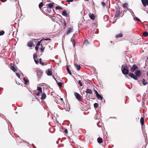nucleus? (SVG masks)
<instances>
[{"label":"nucleus","instance_id":"obj_1","mask_svg":"<svg viewBox=\"0 0 148 148\" xmlns=\"http://www.w3.org/2000/svg\"><path fill=\"white\" fill-rule=\"evenodd\" d=\"M121 69H122V73L124 75L129 74V68H127V66H124V65H123L122 66Z\"/></svg>","mask_w":148,"mask_h":148},{"label":"nucleus","instance_id":"obj_2","mask_svg":"<svg viewBox=\"0 0 148 148\" xmlns=\"http://www.w3.org/2000/svg\"><path fill=\"white\" fill-rule=\"evenodd\" d=\"M74 94L76 99L79 101H81L82 100V97L77 92H75Z\"/></svg>","mask_w":148,"mask_h":148},{"label":"nucleus","instance_id":"obj_3","mask_svg":"<svg viewBox=\"0 0 148 148\" xmlns=\"http://www.w3.org/2000/svg\"><path fill=\"white\" fill-rule=\"evenodd\" d=\"M10 68L14 72H16L17 70V67L16 65L14 64H11L10 65Z\"/></svg>","mask_w":148,"mask_h":148},{"label":"nucleus","instance_id":"obj_4","mask_svg":"<svg viewBox=\"0 0 148 148\" xmlns=\"http://www.w3.org/2000/svg\"><path fill=\"white\" fill-rule=\"evenodd\" d=\"M116 12L114 18H117L120 16V15L121 13L120 12V9L119 8H117L116 9Z\"/></svg>","mask_w":148,"mask_h":148},{"label":"nucleus","instance_id":"obj_5","mask_svg":"<svg viewBox=\"0 0 148 148\" xmlns=\"http://www.w3.org/2000/svg\"><path fill=\"white\" fill-rule=\"evenodd\" d=\"M37 90L38 91V92L36 94V95L37 96H39L40 93H42V88L41 87H38Z\"/></svg>","mask_w":148,"mask_h":148},{"label":"nucleus","instance_id":"obj_6","mask_svg":"<svg viewBox=\"0 0 148 148\" xmlns=\"http://www.w3.org/2000/svg\"><path fill=\"white\" fill-rule=\"evenodd\" d=\"M33 58L34 60V61L37 64L38 63L39 61L38 59L37 58V56L36 54H34L33 55Z\"/></svg>","mask_w":148,"mask_h":148},{"label":"nucleus","instance_id":"obj_7","mask_svg":"<svg viewBox=\"0 0 148 148\" xmlns=\"http://www.w3.org/2000/svg\"><path fill=\"white\" fill-rule=\"evenodd\" d=\"M137 68L138 66L136 64H134L130 68V70L132 72H133Z\"/></svg>","mask_w":148,"mask_h":148},{"label":"nucleus","instance_id":"obj_8","mask_svg":"<svg viewBox=\"0 0 148 148\" xmlns=\"http://www.w3.org/2000/svg\"><path fill=\"white\" fill-rule=\"evenodd\" d=\"M143 4L144 7L147 5L148 6V0H141Z\"/></svg>","mask_w":148,"mask_h":148},{"label":"nucleus","instance_id":"obj_9","mask_svg":"<svg viewBox=\"0 0 148 148\" xmlns=\"http://www.w3.org/2000/svg\"><path fill=\"white\" fill-rule=\"evenodd\" d=\"M129 76L132 78H133V79L135 80H137L138 79V77H136V76L133 73H130L129 74Z\"/></svg>","mask_w":148,"mask_h":148},{"label":"nucleus","instance_id":"obj_10","mask_svg":"<svg viewBox=\"0 0 148 148\" xmlns=\"http://www.w3.org/2000/svg\"><path fill=\"white\" fill-rule=\"evenodd\" d=\"M88 16L92 20H94L95 18V17L94 15L92 13H90L88 14Z\"/></svg>","mask_w":148,"mask_h":148},{"label":"nucleus","instance_id":"obj_11","mask_svg":"<svg viewBox=\"0 0 148 148\" xmlns=\"http://www.w3.org/2000/svg\"><path fill=\"white\" fill-rule=\"evenodd\" d=\"M73 31V27H69L67 32H66V35H68L69 33H71V32H72Z\"/></svg>","mask_w":148,"mask_h":148},{"label":"nucleus","instance_id":"obj_12","mask_svg":"<svg viewBox=\"0 0 148 148\" xmlns=\"http://www.w3.org/2000/svg\"><path fill=\"white\" fill-rule=\"evenodd\" d=\"M141 73V71L140 70H138L135 73V75L136 76V77H138L140 76V74Z\"/></svg>","mask_w":148,"mask_h":148},{"label":"nucleus","instance_id":"obj_13","mask_svg":"<svg viewBox=\"0 0 148 148\" xmlns=\"http://www.w3.org/2000/svg\"><path fill=\"white\" fill-rule=\"evenodd\" d=\"M33 43L32 41H30L27 43V46L29 47H32L33 45Z\"/></svg>","mask_w":148,"mask_h":148},{"label":"nucleus","instance_id":"obj_14","mask_svg":"<svg viewBox=\"0 0 148 148\" xmlns=\"http://www.w3.org/2000/svg\"><path fill=\"white\" fill-rule=\"evenodd\" d=\"M123 36V33H120L117 34L115 36V37L116 38H120V37H122Z\"/></svg>","mask_w":148,"mask_h":148},{"label":"nucleus","instance_id":"obj_15","mask_svg":"<svg viewBox=\"0 0 148 148\" xmlns=\"http://www.w3.org/2000/svg\"><path fill=\"white\" fill-rule=\"evenodd\" d=\"M47 74L48 75H51L52 74V71L51 69H48L46 72Z\"/></svg>","mask_w":148,"mask_h":148},{"label":"nucleus","instance_id":"obj_16","mask_svg":"<svg viewBox=\"0 0 148 148\" xmlns=\"http://www.w3.org/2000/svg\"><path fill=\"white\" fill-rule=\"evenodd\" d=\"M43 42H42L41 44V47L40 48V51L41 52H43L45 47V46L44 45H43Z\"/></svg>","mask_w":148,"mask_h":148},{"label":"nucleus","instance_id":"obj_17","mask_svg":"<svg viewBox=\"0 0 148 148\" xmlns=\"http://www.w3.org/2000/svg\"><path fill=\"white\" fill-rule=\"evenodd\" d=\"M140 122L142 125H143L145 123V121L143 117H141V118L140 120Z\"/></svg>","mask_w":148,"mask_h":148},{"label":"nucleus","instance_id":"obj_18","mask_svg":"<svg viewBox=\"0 0 148 148\" xmlns=\"http://www.w3.org/2000/svg\"><path fill=\"white\" fill-rule=\"evenodd\" d=\"M46 97V94L45 93H43L42 94V97L41 98V100H44L45 99Z\"/></svg>","mask_w":148,"mask_h":148},{"label":"nucleus","instance_id":"obj_19","mask_svg":"<svg viewBox=\"0 0 148 148\" xmlns=\"http://www.w3.org/2000/svg\"><path fill=\"white\" fill-rule=\"evenodd\" d=\"M97 141L99 143H101L103 142V139L99 137L97 139Z\"/></svg>","mask_w":148,"mask_h":148},{"label":"nucleus","instance_id":"obj_20","mask_svg":"<svg viewBox=\"0 0 148 148\" xmlns=\"http://www.w3.org/2000/svg\"><path fill=\"white\" fill-rule=\"evenodd\" d=\"M75 66L76 67L78 71H79L80 70L81 68V66L80 65H78L77 64H74Z\"/></svg>","mask_w":148,"mask_h":148},{"label":"nucleus","instance_id":"obj_21","mask_svg":"<svg viewBox=\"0 0 148 148\" xmlns=\"http://www.w3.org/2000/svg\"><path fill=\"white\" fill-rule=\"evenodd\" d=\"M66 70L68 72V73L70 75H72V73L71 72V71H70L69 68V66L68 65H67L66 66Z\"/></svg>","mask_w":148,"mask_h":148},{"label":"nucleus","instance_id":"obj_22","mask_svg":"<svg viewBox=\"0 0 148 148\" xmlns=\"http://www.w3.org/2000/svg\"><path fill=\"white\" fill-rule=\"evenodd\" d=\"M62 14L63 16H64L66 17H67L68 16V14H67L66 12V11L65 10H63L62 11Z\"/></svg>","mask_w":148,"mask_h":148},{"label":"nucleus","instance_id":"obj_23","mask_svg":"<svg viewBox=\"0 0 148 148\" xmlns=\"http://www.w3.org/2000/svg\"><path fill=\"white\" fill-rule=\"evenodd\" d=\"M96 96L97 99H99L100 100H101L103 99V97L101 96V95L99 94H98Z\"/></svg>","mask_w":148,"mask_h":148},{"label":"nucleus","instance_id":"obj_24","mask_svg":"<svg viewBox=\"0 0 148 148\" xmlns=\"http://www.w3.org/2000/svg\"><path fill=\"white\" fill-rule=\"evenodd\" d=\"M54 4V3H50L49 4H47V5H48L49 8H51L53 7V5Z\"/></svg>","mask_w":148,"mask_h":148},{"label":"nucleus","instance_id":"obj_25","mask_svg":"<svg viewBox=\"0 0 148 148\" xmlns=\"http://www.w3.org/2000/svg\"><path fill=\"white\" fill-rule=\"evenodd\" d=\"M142 84L144 85L145 86L148 84V83L146 81L145 79H143Z\"/></svg>","mask_w":148,"mask_h":148},{"label":"nucleus","instance_id":"obj_26","mask_svg":"<svg viewBox=\"0 0 148 148\" xmlns=\"http://www.w3.org/2000/svg\"><path fill=\"white\" fill-rule=\"evenodd\" d=\"M86 92L87 93L91 94L92 93L91 90L88 88H87L86 89Z\"/></svg>","mask_w":148,"mask_h":148},{"label":"nucleus","instance_id":"obj_27","mask_svg":"<svg viewBox=\"0 0 148 148\" xmlns=\"http://www.w3.org/2000/svg\"><path fill=\"white\" fill-rule=\"evenodd\" d=\"M128 5L127 3H124L123 5V7L124 8H127Z\"/></svg>","mask_w":148,"mask_h":148},{"label":"nucleus","instance_id":"obj_28","mask_svg":"<svg viewBox=\"0 0 148 148\" xmlns=\"http://www.w3.org/2000/svg\"><path fill=\"white\" fill-rule=\"evenodd\" d=\"M143 36L145 37H147L148 36V33L146 32H143Z\"/></svg>","mask_w":148,"mask_h":148},{"label":"nucleus","instance_id":"obj_29","mask_svg":"<svg viewBox=\"0 0 148 148\" xmlns=\"http://www.w3.org/2000/svg\"><path fill=\"white\" fill-rule=\"evenodd\" d=\"M43 3L42 2H41L39 5V7L40 9H41V8L43 5Z\"/></svg>","mask_w":148,"mask_h":148},{"label":"nucleus","instance_id":"obj_30","mask_svg":"<svg viewBox=\"0 0 148 148\" xmlns=\"http://www.w3.org/2000/svg\"><path fill=\"white\" fill-rule=\"evenodd\" d=\"M42 41V40H41L40 41H38V43L36 44V46H39L41 45V43Z\"/></svg>","mask_w":148,"mask_h":148},{"label":"nucleus","instance_id":"obj_31","mask_svg":"<svg viewBox=\"0 0 148 148\" xmlns=\"http://www.w3.org/2000/svg\"><path fill=\"white\" fill-rule=\"evenodd\" d=\"M60 22L62 23V25L64 23H65L66 21L64 19H62L61 20Z\"/></svg>","mask_w":148,"mask_h":148},{"label":"nucleus","instance_id":"obj_32","mask_svg":"<svg viewBox=\"0 0 148 148\" xmlns=\"http://www.w3.org/2000/svg\"><path fill=\"white\" fill-rule=\"evenodd\" d=\"M98 106H99V105L97 103H95L94 104V107L95 108H97L98 107Z\"/></svg>","mask_w":148,"mask_h":148},{"label":"nucleus","instance_id":"obj_33","mask_svg":"<svg viewBox=\"0 0 148 148\" xmlns=\"http://www.w3.org/2000/svg\"><path fill=\"white\" fill-rule=\"evenodd\" d=\"M56 10H62V8L60 6H56Z\"/></svg>","mask_w":148,"mask_h":148},{"label":"nucleus","instance_id":"obj_34","mask_svg":"<svg viewBox=\"0 0 148 148\" xmlns=\"http://www.w3.org/2000/svg\"><path fill=\"white\" fill-rule=\"evenodd\" d=\"M23 80L25 81V84H27V83L29 82L28 80L25 78H23Z\"/></svg>","mask_w":148,"mask_h":148},{"label":"nucleus","instance_id":"obj_35","mask_svg":"<svg viewBox=\"0 0 148 148\" xmlns=\"http://www.w3.org/2000/svg\"><path fill=\"white\" fill-rule=\"evenodd\" d=\"M62 26L63 27L64 29H65L66 27V22L65 23H64L62 25Z\"/></svg>","mask_w":148,"mask_h":148},{"label":"nucleus","instance_id":"obj_36","mask_svg":"<svg viewBox=\"0 0 148 148\" xmlns=\"http://www.w3.org/2000/svg\"><path fill=\"white\" fill-rule=\"evenodd\" d=\"M42 60L41 58L39 59V63L42 65H44V64L42 62Z\"/></svg>","mask_w":148,"mask_h":148},{"label":"nucleus","instance_id":"obj_37","mask_svg":"<svg viewBox=\"0 0 148 148\" xmlns=\"http://www.w3.org/2000/svg\"><path fill=\"white\" fill-rule=\"evenodd\" d=\"M5 33V32L4 31L2 30L0 31V36H2Z\"/></svg>","mask_w":148,"mask_h":148},{"label":"nucleus","instance_id":"obj_38","mask_svg":"<svg viewBox=\"0 0 148 148\" xmlns=\"http://www.w3.org/2000/svg\"><path fill=\"white\" fill-rule=\"evenodd\" d=\"M58 84L59 87H61L62 86V83L61 82L58 83Z\"/></svg>","mask_w":148,"mask_h":148},{"label":"nucleus","instance_id":"obj_39","mask_svg":"<svg viewBox=\"0 0 148 148\" xmlns=\"http://www.w3.org/2000/svg\"><path fill=\"white\" fill-rule=\"evenodd\" d=\"M42 41L43 40H51V39L50 38H42Z\"/></svg>","mask_w":148,"mask_h":148},{"label":"nucleus","instance_id":"obj_40","mask_svg":"<svg viewBox=\"0 0 148 148\" xmlns=\"http://www.w3.org/2000/svg\"><path fill=\"white\" fill-rule=\"evenodd\" d=\"M78 83L79 84V85L81 86H83L82 84V83L81 80H79L78 82Z\"/></svg>","mask_w":148,"mask_h":148},{"label":"nucleus","instance_id":"obj_41","mask_svg":"<svg viewBox=\"0 0 148 148\" xmlns=\"http://www.w3.org/2000/svg\"><path fill=\"white\" fill-rule=\"evenodd\" d=\"M71 42H73V45L74 46H75V41L74 40L71 39Z\"/></svg>","mask_w":148,"mask_h":148},{"label":"nucleus","instance_id":"obj_42","mask_svg":"<svg viewBox=\"0 0 148 148\" xmlns=\"http://www.w3.org/2000/svg\"><path fill=\"white\" fill-rule=\"evenodd\" d=\"M16 76H17L19 78H20V75L19 73H16Z\"/></svg>","mask_w":148,"mask_h":148},{"label":"nucleus","instance_id":"obj_43","mask_svg":"<svg viewBox=\"0 0 148 148\" xmlns=\"http://www.w3.org/2000/svg\"><path fill=\"white\" fill-rule=\"evenodd\" d=\"M38 49V47L37 46H36L35 47V49L36 50V53L37 52Z\"/></svg>","mask_w":148,"mask_h":148},{"label":"nucleus","instance_id":"obj_44","mask_svg":"<svg viewBox=\"0 0 148 148\" xmlns=\"http://www.w3.org/2000/svg\"><path fill=\"white\" fill-rule=\"evenodd\" d=\"M64 132L66 134H68V130L66 129L65 128V129L64 130Z\"/></svg>","mask_w":148,"mask_h":148},{"label":"nucleus","instance_id":"obj_45","mask_svg":"<svg viewBox=\"0 0 148 148\" xmlns=\"http://www.w3.org/2000/svg\"><path fill=\"white\" fill-rule=\"evenodd\" d=\"M101 4L104 7L105 5V4L104 2H101Z\"/></svg>","mask_w":148,"mask_h":148},{"label":"nucleus","instance_id":"obj_46","mask_svg":"<svg viewBox=\"0 0 148 148\" xmlns=\"http://www.w3.org/2000/svg\"><path fill=\"white\" fill-rule=\"evenodd\" d=\"M95 94H96V96L97 95H98V94H99L96 90H95Z\"/></svg>","mask_w":148,"mask_h":148},{"label":"nucleus","instance_id":"obj_47","mask_svg":"<svg viewBox=\"0 0 148 148\" xmlns=\"http://www.w3.org/2000/svg\"><path fill=\"white\" fill-rule=\"evenodd\" d=\"M73 0H67V2H72L73 1Z\"/></svg>","mask_w":148,"mask_h":148},{"label":"nucleus","instance_id":"obj_48","mask_svg":"<svg viewBox=\"0 0 148 148\" xmlns=\"http://www.w3.org/2000/svg\"><path fill=\"white\" fill-rule=\"evenodd\" d=\"M1 2H4L5 1L7 0H0Z\"/></svg>","mask_w":148,"mask_h":148},{"label":"nucleus","instance_id":"obj_49","mask_svg":"<svg viewBox=\"0 0 148 148\" xmlns=\"http://www.w3.org/2000/svg\"><path fill=\"white\" fill-rule=\"evenodd\" d=\"M53 78L56 81H57V80H56V78H55V77L54 76H53Z\"/></svg>","mask_w":148,"mask_h":148},{"label":"nucleus","instance_id":"obj_50","mask_svg":"<svg viewBox=\"0 0 148 148\" xmlns=\"http://www.w3.org/2000/svg\"><path fill=\"white\" fill-rule=\"evenodd\" d=\"M137 21H140V20L138 18H137Z\"/></svg>","mask_w":148,"mask_h":148},{"label":"nucleus","instance_id":"obj_51","mask_svg":"<svg viewBox=\"0 0 148 148\" xmlns=\"http://www.w3.org/2000/svg\"><path fill=\"white\" fill-rule=\"evenodd\" d=\"M43 42V45H45V42Z\"/></svg>","mask_w":148,"mask_h":148},{"label":"nucleus","instance_id":"obj_52","mask_svg":"<svg viewBox=\"0 0 148 148\" xmlns=\"http://www.w3.org/2000/svg\"><path fill=\"white\" fill-rule=\"evenodd\" d=\"M60 99L61 101H63V99L62 98H61Z\"/></svg>","mask_w":148,"mask_h":148},{"label":"nucleus","instance_id":"obj_53","mask_svg":"<svg viewBox=\"0 0 148 148\" xmlns=\"http://www.w3.org/2000/svg\"><path fill=\"white\" fill-rule=\"evenodd\" d=\"M41 76L40 75V76H39L38 78H41Z\"/></svg>","mask_w":148,"mask_h":148},{"label":"nucleus","instance_id":"obj_54","mask_svg":"<svg viewBox=\"0 0 148 148\" xmlns=\"http://www.w3.org/2000/svg\"><path fill=\"white\" fill-rule=\"evenodd\" d=\"M147 76H148V71L147 72Z\"/></svg>","mask_w":148,"mask_h":148},{"label":"nucleus","instance_id":"obj_55","mask_svg":"<svg viewBox=\"0 0 148 148\" xmlns=\"http://www.w3.org/2000/svg\"><path fill=\"white\" fill-rule=\"evenodd\" d=\"M147 60H148V57H147Z\"/></svg>","mask_w":148,"mask_h":148}]
</instances>
